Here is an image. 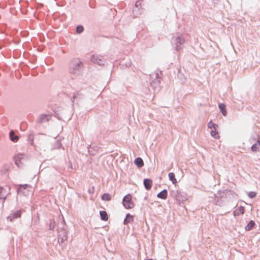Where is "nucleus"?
<instances>
[{
    "mask_svg": "<svg viewBox=\"0 0 260 260\" xmlns=\"http://www.w3.org/2000/svg\"><path fill=\"white\" fill-rule=\"evenodd\" d=\"M161 75V72L158 70L155 71L149 75V83L150 87L154 90V93L157 92L160 90Z\"/></svg>",
    "mask_w": 260,
    "mask_h": 260,
    "instance_id": "obj_1",
    "label": "nucleus"
},
{
    "mask_svg": "<svg viewBox=\"0 0 260 260\" xmlns=\"http://www.w3.org/2000/svg\"><path fill=\"white\" fill-rule=\"evenodd\" d=\"M83 69V64L79 58L72 59L69 65V72L76 76L80 75Z\"/></svg>",
    "mask_w": 260,
    "mask_h": 260,
    "instance_id": "obj_2",
    "label": "nucleus"
},
{
    "mask_svg": "<svg viewBox=\"0 0 260 260\" xmlns=\"http://www.w3.org/2000/svg\"><path fill=\"white\" fill-rule=\"evenodd\" d=\"M172 42L173 45L175 46V49L177 51H179L181 49L182 46L185 40L181 34L177 33L176 36L173 37Z\"/></svg>",
    "mask_w": 260,
    "mask_h": 260,
    "instance_id": "obj_3",
    "label": "nucleus"
},
{
    "mask_svg": "<svg viewBox=\"0 0 260 260\" xmlns=\"http://www.w3.org/2000/svg\"><path fill=\"white\" fill-rule=\"evenodd\" d=\"M122 204L126 209H132L134 207L135 204L132 201V196L130 194H127L123 197Z\"/></svg>",
    "mask_w": 260,
    "mask_h": 260,
    "instance_id": "obj_4",
    "label": "nucleus"
},
{
    "mask_svg": "<svg viewBox=\"0 0 260 260\" xmlns=\"http://www.w3.org/2000/svg\"><path fill=\"white\" fill-rule=\"evenodd\" d=\"M10 188L8 186L5 187L0 186V202H4L7 196L10 193Z\"/></svg>",
    "mask_w": 260,
    "mask_h": 260,
    "instance_id": "obj_5",
    "label": "nucleus"
},
{
    "mask_svg": "<svg viewBox=\"0 0 260 260\" xmlns=\"http://www.w3.org/2000/svg\"><path fill=\"white\" fill-rule=\"evenodd\" d=\"M90 59L93 63L99 66H104L106 62V60L102 56L98 55H92Z\"/></svg>",
    "mask_w": 260,
    "mask_h": 260,
    "instance_id": "obj_6",
    "label": "nucleus"
},
{
    "mask_svg": "<svg viewBox=\"0 0 260 260\" xmlns=\"http://www.w3.org/2000/svg\"><path fill=\"white\" fill-rule=\"evenodd\" d=\"M15 164L18 167H22L23 161L24 160V155L22 153H18L14 157Z\"/></svg>",
    "mask_w": 260,
    "mask_h": 260,
    "instance_id": "obj_7",
    "label": "nucleus"
},
{
    "mask_svg": "<svg viewBox=\"0 0 260 260\" xmlns=\"http://www.w3.org/2000/svg\"><path fill=\"white\" fill-rule=\"evenodd\" d=\"M55 116L59 119V120H64V119L66 118L65 116V113L66 111L61 107H57L55 110Z\"/></svg>",
    "mask_w": 260,
    "mask_h": 260,
    "instance_id": "obj_8",
    "label": "nucleus"
},
{
    "mask_svg": "<svg viewBox=\"0 0 260 260\" xmlns=\"http://www.w3.org/2000/svg\"><path fill=\"white\" fill-rule=\"evenodd\" d=\"M250 143L253 144L251 146V150L253 152H256L258 150L260 147V141L258 139L253 138L250 140Z\"/></svg>",
    "mask_w": 260,
    "mask_h": 260,
    "instance_id": "obj_9",
    "label": "nucleus"
},
{
    "mask_svg": "<svg viewBox=\"0 0 260 260\" xmlns=\"http://www.w3.org/2000/svg\"><path fill=\"white\" fill-rule=\"evenodd\" d=\"M21 214V210L12 211L10 215L7 217V219L12 221L13 219L20 217Z\"/></svg>",
    "mask_w": 260,
    "mask_h": 260,
    "instance_id": "obj_10",
    "label": "nucleus"
},
{
    "mask_svg": "<svg viewBox=\"0 0 260 260\" xmlns=\"http://www.w3.org/2000/svg\"><path fill=\"white\" fill-rule=\"evenodd\" d=\"M51 115L50 114H41L37 120V122L42 123L48 121L50 119Z\"/></svg>",
    "mask_w": 260,
    "mask_h": 260,
    "instance_id": "obj_11",
    "label": "nucleus"
},
{
    "mask_svg": "<svg viewBox=\"0 0 260 260\" xmlns=\"http://www.w3.org/2000/svg\"><path fill=\"white\" fill-rule=\"evenodd\" d=\"M68 232H59L58 233V241L59 242L62 243L64 241L67 240V234Z\"/></svg>",
    "mask_w": 260,
    "mask_h": 260,
    "instance_id": "obj_12",
    "label": "nucleus"
},
{
    "mask_svg": "<svg viewBox=\"0 0 260 260\" xmlns=\"http://www.w3.org/2000/svg\"><path fill=\"white\" fill-rule=\"evenodd\" d=\"M28 184H21L19 185V187L17 189L18 193H21L23 194H26L27 192V188L28 187Z\"/></svg>",
    "mask_w": 260,
    "mask_h": 260,
    "instance_id": "obj_13",
    "label": "nucleus"
},
{
    "mask_svg": "<svg viewBox=\"0 0 260 260\" xmlns=\"http://www.w3.org/2000/svg\"><path fill=\"white\" fill-rule=\"evenodd\" d=\"M83 98V95L79 92H75L73 94V98L71 99L73 104H74L75 101L77 103L79 102L80 100H82Z\"/></svg>",
    "mask_w": 260,
    "mask_h": 260,
    "instance_id": "obj_14",
    "label": "nucleus"
},
{
    "mask_svg": "<svg viewBox=\"0 0 260 260\" xmlns=\"http://www.w3.org/2000/svg\"><path fill=\"white\" fill-rule=\"evenodd\" d=\"M62 218H63L62 217ZM58 233L59 232H68L67 229V225L66 224L65 220L64 219H62V221L60 223V225H58L57 228Z\"/></svg>",
    "mask_w": 260,
    "mask_h": 260,
    "instance_id": "obj_15",
    "label": "nucleus"
},
{
    "mask_svg": "<svg viewBox=\"0 0 260 260\" xmlns=\"http://www.w3.org/2000/svg\"><path fill=\"white\" fill-rule=\"evenodd\" d=\"M62 147V144L60 139L56 140L52 145L51 150L58 149Z\"/></svg>",
    "mask_w": 260,
    "mask_h": 260,
    "instance_id": "obj_16",
    "label": "nucleus"
},
{
    "mask_svg": "<svg viewBox=\"0 0 260 260\" xmlns=\"http://www.w3.org/2000/svg\"><path fill=\"white\" fill-rule=\"evenodd\" d=\"M144 185L145 186V188L147 190H149L151 189L152 187V180L150 179L146 178L144 179L143 181Z\"/></svg>",
    "mask_w": 260,
    "mask_h": 260,
    "instance_id": "obj_17",
    "label": "nucleus"
},
{
    "mask_svg": "<svg viewBox=\"0 0 260 260\" xmlns=\"http://www.w3.org/2000/svg\"><path fill=\"white\" fill-rule=\"evenodd\" d=\"M168 197V191L167 189H164L161 191L159 192L157 194V197L158 198L165 200Z\"/></svg>",
    "mask_w": 260,
    "mask_h": 260,
    "instance_id": "obj_18",
    "label": "nucleus"
},
{
    "mask_svg": "<svg viewBox=\"0 0 260 260\" xmlns=\"http://www.w3.org/2000/svg\"><path fill=\"white\" fill-rule=\"evenodd\" d=\"M245 212V209L244 207L242 206L239 207L238 208L234 210L233 212V214L235 216H239V215L244 214Z\"/></svg>",
    "mask_w": 260,
    "mask_h": 260,
    "instance_id": "obj_19",
    "label": "nucleus"
},
{
    "mask_svg": "<svg viewBox=\"0 0 260 260\" xmlns=\"http://www.w3.org/2000/svg\"><path fill=\"white\" fill-rule=\"evenodd\" d=\"M9 137L10 140L13 142H16L19 140V137L16 135L14 131L11 130L9 133Z\"/></svg>",
    "mask_w": 260,
    "mask_h": 260,
    "instance_id": "obj_20",
    "label": "nucleus"
},
{
    "mask_svg": "<svg viewBox=\"0 0 260 260\" xmlns=\"http://www.w3.org/2000/svg\"><path fill=\"white\" fill-rule=\"evenodd\" d=\"M134 216L131 215L129 213H128L126 215V217L123 221L124 224L126 225L129 223H131L133 221Z\"/></svg>",
    "mask_w": 260,
    "mask_h": 260,
    "instance_id": "obj_21",
    "label": "nucleus"
},
{
    "mask_svg": "<svg viewBox=\"0 0 260 260\" xmlns=\"http://www.w3.org/2000/svg\"><path fill=\"white\" fill-rule=\"evenodd\" d=\"M135 164L139 168H141L144 166V162L141 157H137L134 161Z\"/></svg>",
    "mask_w": 260,
    "mask_h": 260,
    "instance_id": "obj_22",
    "label": "nucleus"
},
{
    "mask_svg": "<svg viewBox=\"0 0 260 260\" xmlns=\"http://www.w3.org/2000/svg\"><path fill=\"white\" fill-rule=\"evenodd\" d=\"M219 108L220 109V112H221V113L222 114V115L224 116H225L227 114V112H226V106L224 104H222V103H221V104H219Z\"/></svg>",
    "mask_w": 260,
    "mask_h": 260,
    "instance_id": "obj_23",
    "label": "nucleus"
},
{
    "mask_svg": "<svg viewBox=\"0 0 260 260\" xmlns=\"http://www.w3.org/2000/svg\"><path fill=\"white\" fill-rule=\"evenodd\" d=\"M101 219L103 221H107L108 219V216L105 211H101L100 212Z\"/></svg>",
    "mask_w": 260,
    "mask_h": 260,
    "instance_id": "obj_24",
    "label": "nucleus"
},
{
    "mask_svg": "<svg viewBox=\"0 0 260 260\" xmlns=\"http://www.w3.org/2000/svg\"><path fill=\"white\" fill-rule=\"evenodd\" d=\"M255 222L253 220H250L247 225L245 226V229L246 231H250L254 226Z\"/></svg>",
    "mask_w": 260,
    "mask_h": 260,
    "instance_id": "obj_25",
    "label": "nucleus"
},
{
    "mask_svg": "<svg viewBox=\"0 0 260 260\" xmlns=\"http://www.w3.org/2000/svg\"><path fill=\"white\" fill-rule=\"evenodd\" d=\"M12 164L10 163L5 164L2 168V171L4 173H6L9 170Z\"/></svg>",
    "mask_w": 260,
    "mask_h": 260,
    "instance_id": "obj_26",
    "label": "nucleus"
},
{
    "mask_svg": "<svg viewBox=\"0 0 260 260\" xmlns=\"http://www.w3.org/2000/svg\"><path fill=\"white\" fill-rule=\"evenodd\" d=\"M170 180H171L173 184H175L177 183V180L175 178V176L173 173H169L168 175Z\"/></svg>",
    "mask_w": 260,
    "mask_h": 260,
    "instance_id": "obj_27",
    "label": "nucleus"
},
{
    "mask_svg": "<svg viewBox=\"0 0 260 260\" xmlns=\"http://www.w3.org/2000/svg\"><path fill=\"white\" fill-rule=\"evenodd\" d=\"M101 199L103 201H109L111 199V197L108 193H105L102 196Z\"/></svg>",
    "mask_w": 260,
    "mask_h": 260,
    "instance_id": "obj_28",
    "label": "nucleus"
},
{
    "mask_svg": "<svg viewBox=\"0 0 260 260\" xmlns=\"http://www.w3.org/2000/svg\"><path fill=\"white\" fill-rule=\"evenodd\" d=\"M56 226L55 222L54 219H51L49 223V230H54Z\"/></svg>",
    "mask_w": 260,
    "mask_h": 260,
    "instance_id": "obj_29",
    "label": "nucleus"
},
{
    "mask_svg": "<svg viewBox=\"0 0 260 260\" xmlns=\"http://www.w3.org/2000/svg\"><path fill=\"white\" fill-rule=\"evenodd\" d=\"M208 127L210 128H213L214 129H216L218 127V125L213 123L212 121H210L208 124Z\"/></svg>",
    "mask_w": 260,
    "mask_h": 260,
    "instance_id": "obj_30",
    "label": "nucleus"
},
{
    "mask_svg": "<svg viewBox=\"0 0 260 260\" xmlns=\"http://www.w3.org/2000/svg\"><path fill=\"white\" fill-rule=\"evenodd\" d=\"M76 30L77 33L81 34L84 31V27L81 25H79L76 27Z\"/></svg>",
    "mask_w": 260,
    "mask_h": 260,
    "instance_id": "obj_31",
    "label": "nucleus"
},
{
    "mask_svg": "<svg viewBox=\"0 0 260 260\" xmlns=\"http://www.w3.org/2000/svg\"><path fill=\"white\" fill-rule=\"evenodd\" d=\"M216 130V129L212 130L210 132L211 136L214 138H216L218 136V132Z\"/></svg>",
    "mask_w": 260,
    "mask_h": 260,
    "instance_id": "obj_32",
    "label": "nucleus"
},
{
    "mask_svg": "<svg viewBox=\"0 0 260 260\" xmlns=\"http://www.w3.org/2000/svg\"><path fill=\"white\" fill-rule=\"evenodd\" d=\"M256 195V193L254 192V191H250L248 193V196L250 198V199H253L254 198Z\"/></svg>",
    "mask_w": 260,
    "mask_h": 260,
    "instance_id": "obj_33",
    "label": "nucleus"
},
{
    "mask_svg": "<svg viewBox=\"0 0 260 260\" xmlns=\"http://www.w3.org/2000/svg\"><path fill=\"white\" fill-rule=\"evenodd\" d=\"M141 0H138L136 3H135V7L136 8H139V7L141 6Z\"/></svg>",
    "mask_w": 260,
    "mask_h": 260,
    "instance_id": "obj_34",
    "label": "nucleus"
},
{
    "mask_svg": "<svg viewBox=\"0 0 260 260\" xmlns=\"http://www.w3.org/2000/svg\"><path fill=\"white\" fill-rule=\"evenodd\" d=\"M220 0H213V4L214 5H217L218 4Z\"/></svg>",
    "mask_w": 260,
    "mask_h": 260,
    "instance_id": "obj_35",
    "label": "nucleus"
},
{
    "mask_svg": "<svg viewBox=\"0 0 260 260\" xmlns=\"http://www.w3.org/2000/svg\"><path fill=\"white\" fill-rule=\"evenodd\" d=\"M93 191H94V187H92V189H89L88 190V192L90 193H93Z\"/></svg>",
    "mask_w": 260,
    "mask_h": 260,
    "instance_id": "obj_36",
    "label": "nucleus"
},
{
    "mask_svg": "<svg viewBox=\"0 0 260 260\" xmlns=\"http://www.w3.org/2000/svg\"><path fill=\"white\" fill-rule=\"evenodd\" d=\"M69 167H70V168L72 169V165L71 164L69 166Z\"/></svg>",
    "mask_w": 260,
    "mask_h": 260,
    "instance_id": "obj_37",
    "label": "nucleus"
},
{
    "mask_svg": "<svg viewBox=\"0 0 260 260\" xmlns=\"http://www.w3.org/2000/svg\"><path fill=\"white\" fill-rule=\"evenodd\" d=\"M68 118H69V119H71L70 115H69V116H68Z\"/></svg>",
    "mask_w": 260,
    "mask_h": 260,
    "instance_id": "obj_38",
    "label": "nucleus"
}]
</instances>
